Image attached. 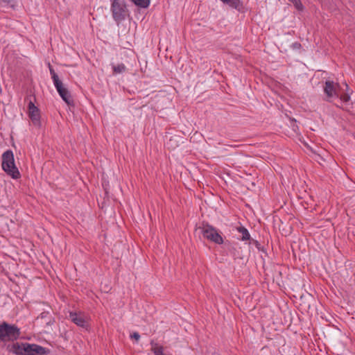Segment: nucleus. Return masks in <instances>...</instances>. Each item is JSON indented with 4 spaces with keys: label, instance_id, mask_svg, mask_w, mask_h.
I'll return each instance as SVG.
<instances>
[{
    "label": "nucleus",
    "instance_id": "6",
    "mask_svg": "<svg viewBox=\"0 0 355 355\" xmlns=\"http://www.w3.org/2000/svg\"><path fill=\"white\" fill-rule=\"evenodd\" d=\"M340 85L331 80H327L324 87V92L327 96L330 98L333 97L338 98L340 96Z\"/></svg>",
    "mask_w": 355,
    "mask_h": 355
},
{
    "label": "nucleus",
    "instance_id": "4",
    "mask_svg": "<svg viewBox=\"0 0 355 355\" xmlns=\"http://www.w3.org/2000/svg\"><path fill=\"white\" fill-rule=\"evenodd\" d=\"M199 229L205 239L217 244L223 243L222 236L219 234L218 230L213 226L209 224H202V226L200 227Z\"/></svg>",
    "mask_w": 355,
    "mask_h": 355
},
{
    "label": "nucleus",
    "instance_id": "14",
    "mask_svg": "<svg viewBox=\"0 0 355 355\" xmlns=\"http://www.w3.org/2000/svg\"><path fill=\"white\" fill-rule=\"evenodd\" d=\"M136 6L146 8L149 6L150 0H131Z\"/></svg>",
    "mask_w": 355,
    "mask_h": 355
},
{
    "label": "nucleus",
    "instance_id": "22",
    "mask_svg": "<svg viewBox=\"0 0 355 355\" xmlns=\"http://www.w3.org/2000/svg\"><path fill=\"white\" fill-rule=\"evenodd\" d=\"M295 46H300V44L299 43H295Z\"/></svg>",
    "mask_w": 355,
    "mask_h": 355
},
{
    "label": "nucleus",
    "instance_id": "16",
    "mask_svg": "<svg viewBox=\"0 0 355 355\" xmlns=\"http://www.w3.org/2000/svg\"><path fill=\"white\" fill-rule=\"evenodd\" d=\"M289 1L292 2L295 7V8L298 10H302L304 8V6L302 3H301L300 0H288Z\"/></svg>",
    "mask_w": 355,
    "mask_h": 355
},
{
    "label": "nucleus",
    "instance_id": "8",
    "mask_svg": "<svg viewBox=\"0 0 355 355\" xmlns=\"http://www.w3.org/2000/svg\"><path fill=\"white\" fill-rule=\"evenodd\" d=\"M69 318L79 327H85L87 325V319L81 312H69Z\"/></svg>",
    "mask_w": 355,
    "mask_h": 355
},
{
    "label": "nucleus",
    "instance_id": "21",
    "mask_svg": "<svg viewBox=\"0 0 355 355\" xmlns=\"http://www.w3.org/2000/svg\"><path fill=\"white\" fill-rule=\"evenodd\" d=\"M345 87H346V90H348L349 89V87H348V85L345 83Z\"/></svg>",
    "mask_w": 355,
    "mask_h": 355
},
{
    "label": "nucleus",
    "instance_id": "20",
    "mask_svg": "<svg viewBox=\"0 0 355 355\" xmlns=\"http://www.w3.org/2000/svg\"><path fill=\"white\" fill-rule=\"evenodd\" d=\"M299 309H300L299 311H305L306 310V307L302 306V307L299 308Z\"/></svg>",
    "mask_w": 355,
    "mask_h": 355
},
{
    "label": "nucleus",
    "instance_id": "10",
    "mask_svg": "<svg viewBox=\"0 0 355 355\" xmlns=\"http://www.w3.org/2000/svg\"><path fill=\"white\" fill-rule=\"evenodd\" d=\"M8 348L9 351L13 354L17 355H26V351L24 349H26V343H16L10 346H8Z\"/></svg>",
    "mask_w": 355,
    "mask_h": 355
},
{
    "label": "nucleus",
    "instance_id": "11",
    "mask_svg": "<svg viewBox=\"0 0 355 355\" xmlns=\"http://www.w3.org/2000/svg\"><path fill=\"white\" fill-rule=\"evenodd\" d=\"M223 2L238 10H241L243 8V3L241 0H224Z\"/></svg>",
    "mask_w": 355,
    "mask_h": 355
},
{
    "label": "nucleus",
    "instance_id": "3",
    "mask_svg": "<svg viewBox=\"0 0 355 355\" xmlns=\"http://www.w3.org/2000/svg\"><path fill=\"white\" fill-rule=\"evenodd\" d=\"M20 335L19 329L15 325L6 322L0 324V340L3 342L17 340Z\"/></svg>",
    "mask_w": 355,
    "mask_h": 355
},
{
    "label": "nucleus",
    "instance_id": "17",
    "mask_svg": "<svg viewBox=\"0 0 355 355\" xmlns=\"http://www.w3.org/2000/svg\"><path fill=\"white\" fill-rule=\"evenodd\" d=\"M338 98H340V99L344 103H347L350 100V96L347 93L341 94L340 92V96Z\"/></svg>",
    "mask_w": 355,
    "mask_h": 355
},
{
    "label": "nucleus",
    "instance_id": "13",
    "mask_svg": "<svg viewBox=\"0 0 355 355\" xmlns=\"http://www.w3.org/2000/svg\"><path fill=\"white\" fill-rule=\"evenodd\" d=\"M113 74H119L124 73L126 71V67L124 64L121 63L117 65H112Z\"/></svg>",
    "mask_w": 355,
    "mask_h": 355
},
{
    "label": "nucleus",
    "instance_id": "12",
    "mask_svg": "<svg viewBox=\"0 0 355 355\" xmlns=\"http://www.w3.org/2000/svg\"><path fill=\"white\" fill-rule=\"evenodd\" d=\"M236 230L241 234V240L248 241L250 239V234L248 230L243 226H239L236 227Z\"/></svg>",
    "mask_w": 355,
    "mask_h": 355
},
{
    "label": "nucleus",
    "instance_id": "23",
    "mask_svg": "<svg viewBox=\"0 0 355 355\" xmlns=\"http://www.w3.org/2000/svg\"><path fill=\"white\" fill-rule=\"evenodd\" d=\"M222 1H223L224 0H221Z\"/></svg>",
    "mask_w": 355,
    "mask_h": 355
},
{
    "label": "nucleus",
    "instance_id": "7",
    "mask_svg": "<svg viewBox=\"0 0 355 355\" xmlns=\"http://www.w3.org/2000/svg\"><path fill=\"white\" fill-rule=\"evenodd\" d=\"M59 95L62 99L68 105H73V100L71 98V94L69 90L64 87L62 82L60 80L57 83H54Z\"/></svg>",
    "mask_w": 355,
    "mask_h": 355
},
{
    "label": "nucleus",
    "instance_id": "9",
    "mask_svg": "<svg viewBox=\"0 0 355 355\" xmlns=\"http://www.w3.org/2000/svg\"><path fill=\"white\" fill-rule=\"evenodd\" d=\"M26 355H42L45 354V349L35 344L26 343Z\"/></svg>",
    "mask_w": 355,
    "mask_h": 355
},
{
    "label": "nucleus",
    "instance_id": "1",
    "mask_svg": "<svg viewBox=\"0 0 355 355\" xmlns=\"http://www.w3.org/2000/svg\"><path fill=\"white\" fill-rule=\"evenodd\" d=\"M3 170L13 179H19L20 178V173L15 166L14 155L11 150H8L2 155Z\"/></svg>",
    "mask_w": 355,
    "mask_h": 355
},
{
    "label": "nucleus",
    "instance_id": "2",
    "mask_svg": "<svg viewBox=\"0 0 355 355\" xmlns=\"http://www.w3.org/2000/svg\"><path fill=\"white\" fill-rule=\"evenodd\" d=\"M111 11L115 21L120 23L128 15L126 0H112Z\"/></svg>",
    "mask_w": 355,
    "mask_h": 355
},
{
    "label": "nucleus",
    "instance_id": "15",
    "mask_svg": "<svg viewBox=\"0 0 355 355\" xmlns=\"http://www.w3.org/2000/svg\"><path fill=\"white\" fill-rule=\"evenodd\" d=\"M48 65H49V71H50V73H51V78L53 80V84L54 83H57L58 82L60 81V80L59 79L58 76L55 72V71H54L53 68L52 67V66L51 65V64L49 63Z\"/></svg>",
    "mask_w": 355,
    "mask_h": 355
},
{
    "label": "nucleus",
    "instance_id": "18",
    "mask_svg": "<svg viewBox=\"0 0 355 355\" xmlns=\"http://www.w3.org/2000/svg\"><path fill=\"white\" fill-rule=\"evenodd\" d=\"M131 338L135 339L137 341L140 338V336L138 333L135 332L130 336Z\"/></svg>",
    "mask_w": 355,
    "mask_h": 355
},
{
    "label": "nucleus",
    "instance_id": "19",
    "mask_svg": "<svg viewBox=\"0 0 355 355\" xmlns=\"http://www.w3.org/2000/svg\"><path fill=\"white\" fill-rule=\"evenodd\" d=\"M3 2L11 3L13 0H2Z\"/></svg>",
    "mask_w": 355,
    "mask_h": 355
},
{
    "label": "nucleus",
    "instance_id": "5",
    "mask_svg": "<svg viewBox=\"0 0 355 355\" xmlns=\"http://www.w3.org/2000/svg\"><path fill=\"white\" fill-rule=\"evenodd\" d=\"M28 114L34 125L37 127L41 126L40 111L31 101L28 105Z\"/></svg>",
    "mask_w": 355,
    "mask_h": 355
}]
</instances>
